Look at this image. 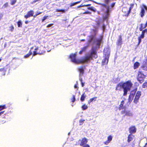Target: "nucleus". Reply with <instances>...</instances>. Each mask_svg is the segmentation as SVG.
I'll return each instance as SVG.
<instances>
[{
    "instance_id": "obj_28",
    "label": "nucleus",
    "mask_w": 147,
    "mask_h": 147,
    "mask_svg": "<svg viewBox=\"0 0 147 147\" xmlns=\"http://www.w3.org/2000/svg\"><path fill=\"white\" fill-rule=\"evenodd\" d=\"M97 98V97H95L90 99L89 101L88 102V104H90V103L92 102L93 100L96 101Z\"/></svg>"
},
{
    "instance_id": "obj_7",
    "label": "nucleus",
    "mask_w": 147,
    "mask_h": 147,
    "mask_svg": "<svg viewBox=\"0 0 147 147\" xmlns=\"http://www.w3.org/2000/svg\"><path fill=\"white\" fill-rule=\"evenodd\" d=\"M122 11L124 13V14L123 15V16L126 17H128L131 12L127 7H123L122 9Z\"/></svg>"
},
{
    "instance_id": "obj_51",
    "label": "nucleus",
    "mask_w": 147,
    "mask_h": 147,
    "mask_svg": "<svg viewBox=\"0 0 147 147\" xmlns=\"http://www.w3.org/2000/svg\"><path fill=\"white\" fill-rule=\"evenodd\" d=\"M82 147H90V146L88 144H86L85 145L83 146Z\"/></svg>"
},
{
    "instance_id": "obj_17",
    "label": "nucleus",
    "mask_w": 147,
    "mask_h": 147,
    "mask_svg": "<svg viewBox=\"0 0 147 147\" xmlns=\"http://www.w3.org/2000/svg\"><path fill=\"white\" fill-rule=\"evenodd\" d=\"M147 26V21L146 22V23L144 24H140V27L139 29L140 31H142V30L145 29Z\"/></svg>"
},
{
    "instance_id": "obj_56",
    "label": "nucleus",
    "mask_w": 147,
    "mask_h": 147,
    "mask_svg": "<svg viewBox=\"0 0 147 147\" xmlns=\"http://www.w3.org/2000/svg\"><path fill=\"white\" fill-rule=\"evenodd\" d=\"M4 112V111H1L0 112V116L2 114H3Z\"/></svg>"
},
{
    "instance_id": "obj_14",
    "label": "nucleus",
    "mask_w": 147,
    "mask_h": 147,
    "mask_svg": "<svg viewBox=\"0 0 147 147\" xmlns=\"http://www.w3.org/2000/svg\"><path fill=\"white\" fill-rule=\"evenodd\" d=\"M141 68L144 70L147 71V59L145 61H144Z\"/></svg>"
},
{
    "instance_id": "obj_58",
    "label": "nucleus",
    "mask_w": 147,
    "mask_h": 147,
    "mask_svg": "<svg viewBox=\"0 0 147 147\" xmlns=\"http://www.w3.org/2000/svg\"><path fill=\"white\" fill-rule=\"evenodd\" d=\"M144 147H147V143H146Z\"/></svg>"
},
{
    "instance_id": "obj_25",
    "label": "nucleus",
    "mask_w": 147,
    "mask_h": 147,
    "mask_svg": "<svg viewBox=\"0 0 147 147\" xmlns=\"http://www.w3.org/2000/svg\"><path fill=\"white\" fill-rule=\"evenodd\" d=\"M32 51H31V50H30L28 53L27 54H26V55H25L24 56V58H28V57H29L31 55H32Z\"/></svg>"
},
{
    "instance_id": "obj_62",
    "label": "nucleus",
    "mask_w": 147,
    "mask_h": 147,
    "mask_svg": "<svg viewBox=\"0 0 147 147\" xmlns=\"http://www.w3.org/2000/svg\"><path fill=\"white\" fill-rule=\"evenodd\" d=\"M33 49V47H32V48H31V49Z\"/></svg>"
},
{
    "instance_id": "obj_15",
    "label": "nucleus",
    "mask_w": 147,
    "mask_h": 147,
    "mask_svg": "<svg viewBox=\"0 0 147 147\" xmlns=\"http://www.w3.org/2000/svg\"><path fill=\"white\" fill-rule=\"evenodd\" d=\"M122 38L121 35L119 36V38L117 40L116 44L117 46H121L123 43Z\"/></svg>"
},
{
    "instance_id": "obj_16",
    "label": "nucleus",
    "mask_w": 147,
    "mask_h": 147,
    "mask_svg": "<svg viewBox=\"0 0 147 147\" xmlns=\"http://www.w3.org/2000/svg\"><path fill=\"white\" fill-rule=\"evenodd\" d=\"M112 140V137L110 135L107 137V140L104 142V143L106 145H107Z\"/></svg>"
},
{
    "instance_id": "obj_19",
    "label": "nucleus",
    "mask_w": 147,
    "mask_h": 147,
    "mask_svg": "<svg viewBox=\"0 0 147 147\" xmlns=\"http://www.w3.org/2000/svg\"><path fill=\"white\" fill-rule=\"evenodd\" d=\"M124 101L122 100L121 101V103L119 105V110L123 109L125 108V107L124 106Z\"/></svg>"
},
{
    "instance_id": "obj_31",
    "label": "nucleus",
    "mask_w": 147,
    "mask_h": 147,
    "mask_svg": "<svg viewBox=\"0 0 147 147\" xmlns=\"http://www.w3.org/2000/svg\"><path fill=\"white\" fill-rule=\"evenodd\" d=\"M80 2H81V1H77L75 3H71L70 4V6L71 7H72L78 4V3H80Z\"/></svg>"
},
{
    "instance_id": "obj_13",
    "label": "nucleus",
    "mask_w": 147,
    "mask_h": 147,
    "mask_svg": "<svg viewBox=\"0 0 147 147\" xmlns=\"http://www.w3.org/2000/svg\"><path fill=\"white\" fill-rule=\"evenodd\" d=\"M137 129L135 126H132L129 128V131L130 134H134L136 132Z\"/></svg>"
},
{
    "instance_id": "obj_37",
    "label": "nucleus",
    "mask_w": 147,
    "mask_h": 147,
    "mask_svg": "<svg viewBox=\"0 0 147 147\" xmlns=\"http://www.w3.org/2000/svg\"><path fill=\"white\" fill-rule=\"evenodd\" d=\"M82 109L83 110H86V109H87L88 107L87 106V105H85L84 104V105H83L82 106Z\"/></svg>"
},
{
    "instance_id": "obj_18",
    "label": "nucleus",
    "mask_w": 147,
    "mask_h": 147,
    "mask_svg": "<svg viewBox=\"0 0 147 147\" xmlns=\"http://www.w3.org/2000/svg\"><path fill=\"white\" fill-rule=\"evenodd\" d=\"M6 71V69L5 67L0 69V74L2 76L5 75Z\"/></svg>"
},
{
    "instance_id": "obj_44",
    "label": "nucleus",
    "mask_w": 147,
    "mask_h": 147,
    "mask_svg": "<svg viewBox=\"0 0 147 147\" xmlns=\"http://www.w3.org/2000/svg\"><path fill=\"white\" fill-rule=\"evenodd\" d=\"M41 13H42L41 12H36V13L35 14V15H34V16H33V17L34 18H35L37 16L41 14Z\"/></svg>"
},
{
    "instance_id": "obj_27",
    "label": "nucleus",
    "mask_w": 147,
    "mask_h": 147,
    "mask_svg": "<svg viewBox=\"0 0 147 147\" xmlns=\"http://www.w3.org/2000/svg\"><path fill=\"white\" fill-rule=\"evenodd\" d=\"M109 12L110 8H109V6H108L107 8V10L106 11V16L107 17H108L109 16Z\"/></svg>"
},
{
    "instance_id": "obj_29",
    "label": "nucleus",
    "mask_w": 147,
    "mask_h": 147,
    "mask_svg": "<svg viewBox=\"0 0 147 147\" xmlns=\"http://www.w3.org/2000/svg\"><path fill=\"white\" fill-rule=\"evenodd\" d=\"M87 9H88L94 12L96 11V9L93 7H88Z\"/></svg>"
},
{
    "instance_id": "obj_33",
    "label": "nucleus",
    "mask_w": 147,
    "mask_h": 147,
    "mask_svg": "<svg viewBox=\"0 0 147 147\" xmlns=\"http://www.w3.org/2000/svg\"><path fill=\"white\" fill-rule=\"evenodd\" d=\"M142 87L143 88H145L147 87V81H145L143 83L142 86Z\"/></svg>"
},
{
    "instance_id": "obj_48",
    "label": "nucleus",
    "mask_w": 147,
    "mask_h": 147,
    "mask_svg": "<svg viewBox=\"0 0 147 147\" xmlns=\"http://www.w3.org/2000/svg\"><path fill=\"white\" fill-rule=\"evenodd\" d=\"M138 45H139L140 44V43L141 42V39L142 38L138 37Z\"/></svg>"
},
{
    "instance_id": "obj_53",
    "label": "nucleus",
    "mask_w": 147,
    "mask_h": 147,
    "mask_svg": "<svg viewBox=\"0 0 147 147\" xmlns=\"http://www.w3.org/2000/svg\"><path fill=\"white\" fill-rule=\"evenodd\" d=\"M74 87L75 88H77V89L78 90V86H77V84H75L74 86Z\"/></svg>"
},
{
    "instance_id": "obj_57",
    "label": "nucleus",
    "mask_w": 147,
    "mask_h": 147,
    "mask_svg": "<svg viewBox=\"0 0 147 147\" xmlns=\"http://www.w3.org/2000/svg\"><path fill=\"white\" fill-rule=\"evenodd\" d=\"M29 22L28 21H26L25 22V23L26 24H27L29 23Z\"/></svg>"
},
{
    "instance_id": "obj_22",
    "label": "nucleus",
    "mask_w": 147,
    "mask_h": 147,
    "mask_svg": "<svg viewBox=\"0 0 147 147\" xmlns=\"http://www.w3.org/2000/svg\"><path fill=\"white\" fill-rule=\"evenodd\" d=\"M109 57H105L102 61V64L103 65L107 64L108 62Z\"/></svg>"
},
{
    "instance_id": "obj_54",
    "label": "nucleus",
    "mask_w": 147,
    "mask_h": 147,
    "mask_svg": "<svg viewBox=\"0 0 147 147\" xmlns=\"http://www.w3.org/2000/svg\"><path fill=\"white\" fill-rule=\"evenodd\" d=\"M100 41H101L100 40H97V41L98 42L97 44V45H100Z\"/></svg>"
},
{
    "instance_id": "obj_24",
    "label": "nucleus",
    "mask_w": 147,
    "mask_h": 147,
    "mask_svg": "<svg viewBox=\"0 0 147 147\" xmlns=\"http://www.w3.org/2000/svg\"><path fill=\"white\" fill-rule=\"evenodd\" d=\"M86 95H85V93L84 92L82 95L81 98H80V100L81 102H83L84 101L86 97Z\"/></svg>"
},
{
    "instance_id": "obj_8",
    "label": "nucleus",
    "mask_w": 147,
    "mask_h": 147,
    "mask_svg": "<svg viewBox=\"0 0 147 147\" xmlns=\"http://www.w3.org/2000/svg\"><path fill=\"white\" fill-rule=\"evenodd\" d=\"M34 14V11L32 10H30L28 11L27 14L24 16V18L26 19L29 18L31 17H33Z\"/></svg>"
},
{
    "instance_id": "obj_30",
    "label": "nucleus",
    "mask_w": 147,
    "mask_h": 147,
    "mask_svg": "<svg viewBox=\"0 0 147 147\" xmlns=\"http://www.w3.org/2000/svg\"><path fill=\"white\" fill-rule=\"evenodd\" d=\"M78 70L80 73L83 74L84 73V70L82 67H81Z\"/></svg>"
},
{
    "instance_id": "obj_20",
    "label": "nucleus",
    "mask_w": 147,
    "mask_h": 147,
    "mask_svg": "<svg viewBox=\"0 0 147 147\" xmlns=\"http://www.w3.org/2000/svg\"><path fill=\"white\" fill-rule=\"evenodd\" d=\"M134 136L131 134H130L129 135L128 137L127 141L128 143H129L133 140V138Z\"/></svg>"
},
{
    "instance_id": "obj_23",
    "label": "nucleus",
    "mask_w": 147,
    "mask_h": 147,
    "mask_svg": "<svg viewBox=\"0 0 147 147\" xmlns=\"http://www.w3.org/2000/svg\"><path fill=\"white\" fill-rule=\"evenodd\" d=\"M140 65V63L138 62H136L134 64L133 66L134 69H136L138 68Z\"/></svg>"
},
{
    "instance_id": "obj_59",
    "label": "nucleus",
    "mask_w": 147,
    "mask_h": 147,
    "mask_svg": "<svg viewBox=\"0 0 147 147\" xmlns=\"http://www.w3.org/2000/svg\"><path fill=\"white\" fill-rule=\"evenodd\" d=\"M80 41L82 42L84 41H85V40L84 39H82Z\"/></svg>"
},
{
    "instance_id": "obj_21",
    "label": "nucleus",
    "mask_w": 147,
    "mask_h": 147,
    "mask_svg": "<svg viewBox=\"0 0 147 147\" xmlns=\"http://www.w3.org/2000/svg\"><path fill=\"white\" fill-rule=\"evenodd\" d=\"M88 46H86L81 48V50L79 51V54L80 55L82 54L83 52L86 51L87 49Z\"/></svg>"
},
{
    "instance_id": "obj_5",
    "label": "nucleus",
    "mask_w": 147,
    "mask_h": 147,
    "mask_svg": "<svg viewBox=\"0 0 147 147\" xmlns=\"http://www.w3.org/2000/svg\"><path fill=\"white\" fill-rule=\"evenodd\" d=\"M141 10L140 12V17L142 18L147 11V7L144 4H142L140 6Z\"/></svg>"
},
{
    "instance_id": "obj_40",
    "label": "nucleus",
    "mask_w": 147,
    "mask_h": 147,
    "mask_svg": "<svg viewBox=\"0 0 147 147\" xmlns=\"http://www.w3.org/2000/svg\"><path fill=\"white\" fill-rule=\"evenodd\" d=\"M5 109H6V107H5V105L0 106V111Z\"/></svg>"
},
{
    "instance_id": "obj_50",
    "label": "nucleus",
    "mask_w": 147,
    "mask_h": 147,
    "mask_svg": "<svg viewBox=\"0 0 147 147\" xmlns=\"http://www.w3.org/2000/svg\"><path fill=\"white\" fill-rule=\"evenodd\" d=\"M84 14H90L91 13L90 12H89V11H86V12H84Z\"/></svg>"
},
{
    "instance_id": "obj_60",
    "label": "nucleus",
    "mask_w": 147,
    "mask_h": 147,
    "mask_svg": "<svg viewBox=\"0 0 147 147\" xmlns=\"http://www.w3.org/2000/svg\"><path fill=\"white\" fill-rule=\"evenodd\" d=\"M1 60H2L1 59V58H0V62L1 61Z\"/></svg>"
},
{
    "instance_id": "obj_52",
    "label": "nucleus",
    "mask_w": 147,
    "mask_h": 147,
    "mask_svg": "<svg viewBox=\"0 0 147 147\" xmlns=\"http://www.w3.org/2000/svg\"><path fill=\"white\" fill-rule=\"evenodd\" d=\"M53 24H49L47 26V28L50 27H51L53 25Z\"/></svg>"
},
{
    "instance_id": "obj_36",
    "label": "nucleus",
    "mask_w": 147,
    "mask_h": 147,
    "mask_svg": "<svg viewBox=\"0 0 147 147\" xmlns=\"http://www.w3.org/2000/svg\"><path fill=\"white\" fill-rule=\"evenodd\" d=\"M10 4L11 5H13L15 4L17 2V0H11Z\"/></svg>"
},
{
    "instance_id": "obj_26",
    "label": "nucleus",
    "mask_w": 147,
    "mask_h": 147,
    "mask_svg": "<svg viewBox=\"0 0 147 147\" xmlns=\"http://www.w3.org/2000/svg\"><path fill=\"white\" fill-rule=\"evenodd\" d=\"M95 3L97 4L100 5L102 7H106V8H107L108 6H109L107 5L106 4L101 3H98L97 2H95Z\"/></svg>"
},
{
    "instance_id": "obj_39",
    "label": "nucleus",
    "mask_w": 147,
    "mask_h": 147,
    "mask_svg": "<svg viewBox=\"0 0 147 147\" xmlns=\"http://www.w3.org/2000/svg\"><path fill=\"white\" fill-rule=\"evenodd\" d=\"M85 120H83L82 119H81L79 120V123H80V125H81L83 124L84 122L85 121Z\"/></svg>"
},
{
    "instance_id": "obj_47",
    "label": "nucleus",
    "mask_w": 147,
    "mask_h": 147,
    "mask_svg": "<svg viewBox=\"0 0 147 147\" xmlns=\"http://www.w3.org/2000/svg\"><path fill=\"white\" fill-rule=\"evenodd\" d=\"M115 2H113L112 3L111 5V7H113L115 6Z\"/></svg>"
},
{
    "instance_id": "obj_49",
    "label": "nucleus",
    "mask_w": 147,
    "mask_h": 147,
    "mask_svg": "<svg viewBox=\"0 0 147 147\" xmlns=\"http://www.w3.org/2000/svg\"><path fill=\"white\" fill-rule=\"evenodd\" d=\"M80 80L81 82L82 86V87H83L84 86V83L82 82V78H80Z\"/></svg>"
},
{
    "instance_id": "obj_34",
    "label": "nucleus",
    "mask_w": 147,
    "mask_h": 147,
    "mask_svg": "<svg viewBox=\"0 0 147 147\" xmlns=\"http://www.w3.org/2000/svg\"><path fill=\"white\" fill-rule=\"evenodd\" d=\"M134 5V3H131L130 5V7L129 9L130 10V11L131 12L132 9L133 8Z\"/></svg>"
},
{
    "instance_id": "obj_61",
    "label": "nucleus",
    "mask_w": 147,
    "mask_h": 147,
    "mask_svg": "<svg viewBox=\"0 0 147 147\" xmlns=\"http://www.w3.org/2000/svg\"><path fill=\"white\" fill-rule=\"evenodd\" d=\"M81 6H81V5H80V6H79L78 7H81Z\"/></svg>"
},
{
    "instance_id": "obj_3",
    "label": "nucleus",
    "mask_w": 147,
    "mask_h": 147,
    "mask_svg": "<svg viewBox=\"0 0 147 147\" xmlns=\"http://www.w3.org/2000/svg\"><path fill=\"white\" fill-rule=\"evenodd\" d=\"M146 76L141 71H138V73L137 79L140 83H142L144 80Z\"/></svg>"
},
{
    "instance_id": "obj_35",
    "label": "nucleus",
    "mask_w": 147,
    "mask_h": 147,
    "mask_svg": "<svg viewBox=\"0 0 147 147\" xmlns=\"http://www.w3.org/2000/svg\"><path fill=\"white\" fill-rule=\"evenodd\" d=\"M56 11L57 12H62L63 13H65V9H57L56 10Z\"/></svg>"
},
{
    "instance_id": "obj_10",
    "label": "nucleus",
    "mask_w": 147,
    "mask_h": 147,
    "mask_svg": "<svg viewBox=\"0 0 147 147\" xmlns=\"http://www.w3.org/2000/svg\"><path fill=\"white\" fill-rule=\"evenodd\" d=\"M39 50V49L38 47H36L34 51L33 52L32 56H34L37 55H42L44 53V51H41L40 50L39 51H37Z\"/></svg>"
},
{
    "instance_id": "obj_11",
    "label": "nucleus",
    "mask_w": 147,
    "mask_h": 147,
    "mask_svg": "<svg viewBox=\"0 0 147 147\" xmlns=\"http://www.w3.org/2000/svg\"><path fill=\"white\" fill-rule=\"evenodd\" d=\"M92 31L94 33V35H92L89 36V39L88 40V42L89 43L91 42V41L93 40V39L95 38L96 34H97V31L96 29H93L92 30Z\"/></svg>"
},
{
    "instance_id": "obj_2",
    "label": "nucleus",
    "mask_w": 147,
    "mask_h": 147,
    "mask_svg": "<svg viewBox=\"0 0 147 147\" xmlns=\"http://www.w3.org/2000/svg\"><path fill=\"white\" fill-rule=\"evenodd\" d=\"M133 84L130 80H128L125 82H120L117 85L115 90L121 91L123 89V95L126 96L127 95L128 91L130 90Z\"/></svg>"
},
{
    "instance_id": "obj_42",
    "label": "nucleus",
    "mask_w": 147,
    "mask_h": 147,
    "mask_svg": "<svg viewBox=\"0 0 147 147\" xmlns=\"http://www.w3.org/2000/svg\"><path fill=\"white\" fill-rule=\"evenodd\" d=\"M8 6V3L6 2L5 3L3 6V8H5L7 7Z\"/></svg>"
},
{
    "instance_id": "obj_46",
    "label": "nucleus",
    "mask_w": 147,
    "mask_h": 147,
    "mask_svg": "<svg viewBox=\"0 0 147 147\" xmlns=\"http://www.w3.org/2000/svg\"><path fill=\"white\" fill-rule=\"evenodd\" d=\"M110 1V0H105L104 2L107 4H108Z\"/></svg>"
},
{
    "instance_id": "obj_32",
    "label": "nucleus",
    "mask_w": 147,
    "mask_h": 147,
    "mask_svg": "<svg viewBox=\"0 0 147 147\" xmlns=\"http://www.w3.org/2000/svg\"><path fill=\"white\" fill-rule=\"evenodd\" d=\"M17 24L18 27H21L22 26V23L20 20L18 21L17 22Z\"/></svg>"
},
{
    "instance_id": "obj_9",
    "label": "nucleus",
    "mask_w": 147,
    "mask_h": 147,
    "mask_svg": "<svg viewBox=\"0 0 147 147\" xmlns=\"http://www.w3.org/2000/svg\"><path fill=\"white\" fill-rule=\"evenodd\" d=\"M141 95V92L140 91H138L135 96L134 102L137 104L138 102V100Z\"/></svg>"
},
{
    "instance_id": "obj_55",
    "label": "nucleus",
    "mask_w": 147,
    "mask_h": 147,
    "mask_svg": "<svg viewBox=\"0 0 147 147\" xmlns=\"http://www.w3.org/2000/svg\"><path fill=\"white\" fill-rule=\"evenodd\" d=\"M91 5V4H87L86 5H85L84 6L86 7V6H90Z\"/></svg>"
},
{
    "instance_id": "obj_12",
    "label": "nucleus",
    "mask_w": 147,
    "mask_h": 147,
    "mask_svg": "<svg viewBox=\"0 0 147 147\" xmlns=\"http://www.w3.org/2000/svg\"><path fill=\"white\" fill-rule=\"evenodd\" d=\"M121 114H125L124 116H126L128 117H131L132 116V114L129 111H127L125 110L121 111Z\"/></svg>"
},
{
    "instance_id": "obj_41",
    "label": "nucleus",
    "mask_w": 147,
    "mask_h": 147,
    "mask_svg": "<svg viewBox=\"0 0 147 147\" xmlns=\"http://www.w3.org/2000/svg\"><path fill=\"white\" fill-rule=\"evenodd\" d=\"M48 16H44L42 19V22H43L45 20L48 18Z\"/></svg>"
},
{
    "instance_id": "obj_6",
    "label": "nucleus",
    "mask_w": 147,
    "mask_h": 147,
    "mask_svg": "<svg viewBox=\"0 0 147 147\" xmlns=\"http://www.w3.org/2000/svg\"><path fill=\"white\" fill-rule=\"evenodd\" d=\"M137 90V88H136L131 91L128 99V101L129 102H131L133 100Z\"/></svg>"
},
{
    "instance_id": "obj_1",
    "label": "nucleus",
    "mask_w": 147,
    "mask_h": 147,
    "mask_svg": "<svg viewBox=\"0 0 147 147\" xmlns=\"http://www.w3.org/2000/svg\"><path fill=\"white\" fill-rule=\"evenodd\" d=\"M76 56V54L74 53L71 54L69 57L72 62L77 64L89 63L93 58L96 59L98 57L96 49L93 47L92 48L90 53L86 54L81 59H77Z\"/></svg>"
},
{
    "instance_id": "obj_43",
    "label": "nucleus",
    "mask_w": 147,
    "mask_h": 147,
    "mask_svg": "<svg viewBox=\"0 0 147 147\" xmlns=\"http://www.w3.org/2000/svg\"><path fill=\"white\" fill-rule=\"evenodd\" d=\"M144 34H145L144 33L142 32L140 36L139 37L141 38H144Z\"/></svg>"
},
{
    "instance_id": "obj_4",
    "label": "nucleus",
    "mask_w": 147,
    "mask_h": 147,
    "mask_svg": "<svg viewBox=\"0 0 147 147\" xmlns=\"http://www.w3.org/2000/svg\"><path fill=\"white\" fill-rule=\"evenodd\" d=\"M88 140L86 138L84 137L81 139H79L76 142V145H80L81 146L85 145L88 142Z\"/></svg>"
},
{
    "instance_id": "obj_38",
    "label": "nucleus",
    "mask_w": 147,
    "mask_h": 147,
    "mask_svg": "<svg viewBox=\"0 0 147 147\" xmlns=\"http://www.w3.org/2000/svg\"><path fill=\"white\" fill-rule=\"evenodd\" d=\"M14 29V28L13 25H11L10 27H9V30L11 32H12L13 31Z\"/></svg>"
},
{
    "instance_id": "obj_45",
    "label": "nucleus",
    "mask_w": 147,
    "mask_h": 147,
    "mask_svg": "<svg viewBox=\"0 0 147 147\" xmlns=\"http://www.w3.org/2000/svg\"><path fill=\"white\" fill-rule=\"evenodd\" d=\"M76 100L75 99V96L74 95H73L72 96V98L71 99V101L72 102H74Z\"/></svg>"
}]
</instances>
